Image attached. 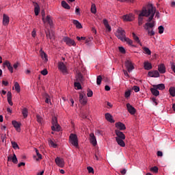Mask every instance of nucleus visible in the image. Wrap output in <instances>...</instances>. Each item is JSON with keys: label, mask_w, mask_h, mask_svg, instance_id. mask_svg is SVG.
Wrapping results in <instances>:
<instances>
[{"label": "nucleus", "mask_w": 175, "mask_h": 175, "mask_svg": "<svg viewBox=\"0 0 175 175\" xmlns=\"http://www.w3.org/2000/svg\"><path fill=\"white\" fill-rule=\"evenodd\" d=\"M79 102L83 106H85V105H87V97L84 96V95L83 94H79Z\"/></svg>", "instance_id": "nucleus-11"}, {"label": "nucleus", "mask_w": 175, "mask_h": 175, "mask_svg": "<svg viewBox=\"0 0 175 175\" xmlns=\"http://www.w3.org/2000/svg\"><path fill=\"white\" fill-rule=\"evenodd\" d=\"M145 29L147 31L148 36H154L155 35L154 30H151L148 27H145Z\"/></svg>", "instance_id": "nucleus-33"}, {"label": "nucleus", "mask_w": 175, "mask_h": 175, "mask_svg": "<svg viewBox=\"0 0 175 175\" xmlns=\"http://www.w3.org/2000/svg\"><path fill=\"white\" fill-rule=\"evenodd\" d=\"M51 129L52 131L59 132V131H60L61 129V126L58 124V123H57L55 124H53V126H51Z\"/></svg>", "instance_id": "nucleus-27"}, {"label": "nucleus", "mask_w": 175, "mask_h": 175, "mask_svg": "<svg viewBox=\"0 0 175 175\" xmlns=\"http://www.w3.org/2000/svg\"><path fill=\"white\" fill-rule=\"evenodd\" d=\"M103 23L106 28L107 32H111V27H110V25H109V21H107V19H103Z\"/></svg>", "instance_id": "nucleus-15"}, {"label": "nucleus", "mask_w": 175, "mask_h": 175, "mask_svg": "<svg viewBox=\"0 0 175 175\" xmlns=\"http://www.w3.org/2000/svg\"><path fill=\"white\" fill-rule=\"evenodd\" d=\"M55 162L59 167H64L65 166V161L61 157H57L55 159Z\"/></svg>", "instance_id": "nucleus-4"}, {"label": "nucleus", "mask_w": 175, "mask_h": 175, "mask_svg": "<svg viewBox=\"0 0 175 175\" xmlns=\"http://www.w3.org/2000/svg\"><path fill=\"white\" fill-rule=\"evenodd\" d=\"M70 140L71 144L74 146V147H79V139L77 138V135L71 133L70 135Z\"/></svg>", "instance_id": "nucleus-3"}, {"label": "nucleus", "mask_w": 175, "mask_h": 175, "mask_svg": "<svg viewBox=\"0 0 175 175\" xmlns=\"http://www.w3.org/2000/svg\"><path fill=\"white\" fill-rule=\"evenodd\" d=\"M101 83H102V76L99 75L97 77V79H96V84L97 85H100Z\"/></svg>", "instance_id": "nucleus-44"}, {"label": "nucleus", "mask_w": 175, "mask_h": 175, "mask_svg": "<svg viewBox=\"0 0 175 175\" xmlns=\"http://www.w3.org/2000/svg\"><path fill=\"white\" fill-rule=\"evenodd\" d=\"M150 172H154V173H157L158 172V167L154 166L150 168Z\"/></svg>", "instance_id": "nucleus-51"}, {"label": "nucleus", "mask_w": 175, "mask_h": 175, "mask_svg": "<svg viewBox=\"0 0 175 175\" xmlns=\"http://www.w3.org/2000/svg\"><path fill=\"white\" fill-rule=\"evenodd\" d=\"M123 42H126V43H128V44H129L130 46H132V44H133V41L128 38H125Z\"/></svg>", "instance_id": "nucleus-42"}, {"label": "nucleus", "mask_w": 175, "mask_h": 175, "mask_svg": "<svg viewBox=\"0 0 175 175\" xmlns=\"http://www.w3.org/2000/svg\"><path fill=\"white\" fill-rule=\"evenodd\" d=\"M150 91L154 96H158L159 95V91H158V89L155 88H150Z\"/></svg>", "instance_id": "nucleus-28"}, {"label": "nucleus", "mask_w": 175, "mask_h": 175, "mask_svg": "<svg viewBox=\"0 0 175 175\" xmlns=\"http://www.w3.org/2000/svg\"><path fill=\"white\" fill-rule=\"evenodd\" d=\"M88 170V172L89 173H94V168H92V167H87Z\"/></svg>", "instance_id": "nucleus-58"}, {"label": "nucleus", "mask_w": 175, "mask_h": 175, "mask_svg": "<svg viewBox=\"0 0 175 175\" xmlns=\"http://www.w3.org/2000/svg\"><path fill=\"white\" fill-rule=\"evenodd\" d=\"M74 85H75V87H76L77 88V90H81V82H79V81H76L74 83Z\"/></svg>", "instance_id": "nucleus-40"}, {"label": "nucleus", "mask_w": 175, "mask_h": 175, "mask_svg": "<svg viewBox=\"0 0 175 175\" xmlns=\"http://www.w3.org/2000/svg\"><path fill=\"white\" fill-rule=\"evenodd\" d=\"M105 91H110V86H109V85H105Z\"/></svg>", "instance_id": "nucleus-64"}, {"label": "nucleus", "mask_w": 175, "mask_h": 175, "mask_svg": "<svg viewBox=\"0 0 175 175\" xmlns=\"http://www.w3.org/2000/svg\"><path fill=\"white\" fill-rule=\"evenodd\" d=\"M159 29V33L161 34L163 33V31H165V28L163 27V26L161 25L158 27Z\"/></svg>", "instance_id": "nucleus-47"}, {"label": "nucleus", "mask_w": 175, "mask_h": 175, "mask_svg": "<svg viewBox=\"0 0 175 175\" xmlns=\"http://www.w3.org/2000/svg\"><path fill=\"white\" fill-rule=\"evenodd\" d=\"M91 12L93 14H96V5L95 4H92Z\"/></svg>", "instance_id": "nucleus-43"}, {"label": "nucleus", "mask_w": 175, "mask_h": 175, "mask_svg": "<svg viewBox=\"0 0 175 175\" xmlns=\"http://www.w3.org/2000/svg\"><path fill=\"white\" fill-rule=\"evenodd\" d=\"M149 77H159V72L158 70H154V71H149L148 73Z\"/></svg>", "instance_id": "nucleus-14"}, {"label": "nucleus", "mask_w": 175, "mask_h": 175, "mask_svg": "<svg viewBox=\"0 0 175 175\" xmlns=\"http://www.w3.org/2000/svg\"><path fill=\"white\" fill-rule=\"evenodd\" d=\"M132 35L135 42H136V43L142 46V42H140V40L139 39V37H137V36H136L135 33H133Z\"/></svg>", "instance_id": "nucleus-35"}, {"label": "nucleus", "mask_w": 175, "mask_h": 175, "mask_svg": "<svg viewBox=\"0 0 175 175\" xmlns=\"http://www.w3.org/2000/svg\"><path fill=\"white\" fill-rule=\"evenodd\" d=\"M90 143L92 144V146L95 147V146H96L97 144V142L96 137H95V135L94 134V133L90 134Z\"/></svg>", "instance_id": "nucleus-10"}, {"label": "nucleus", "mask_w": 175, "mask_h": 175, "mask_svg": "<svg viewBox=\"0 0 175 175\" xmlns=\"http://www.w3.org/2000/svg\"><path fill=\"white\" fill-rule=\"evenodd\" d=\"M2 84L3 85H5V87H8L9 82H8V81H2Z\"/></svg>", "instance_id": "nucleus-59"}, {"label": "nucleus", "mask_w": 175, "mask_h": 175, "mask_svg": "<svg viewBox=\"0 0 175 175\" xmlns=\"http://www.w3.org/2000/svg\"><path fill=\"white\" fill-rule=\"evenodd\" d=\"M11 144H12V147H13V148H14V150H17V148H20L18 147V144H17L16 143V142H11Z\"/></svg>", "instance_id": "nucleus-46"}, {"label": "nucleus", "mask_w": 175, "mask_h": 175, "mask_svg": "<svg viewBox=\"0 0 175 175\" xmlns=\"http://www.w3.org/2000/svg\"><path fill=\"white\" fill-rule=\"evenodd\" d=\"M49 146H51V147H53V148H57V144L54 143L53 140L49 139Z\"/></svg>", "instance_id": "nucleus-41"}, {"label": "nucleus", "mask_w": 175, "mask_h": 175, "mask_svg": "<svg viewBox=\"0 0 175 175\" xmlns=\"http://www.w3.org/2000/svg\"><path fill=\"white\" fill-rule=\"evenodd\" d=\"M55 124H58V120L57 119V117H53L52 118V125H54Z\"/></svg>", "instance_id": "nucleus-50"}, {"label": "nucleus", "mask_w": 175, "mask_h": 175, "mask_svg": "<svg viewBox=\"0 0 175 175\" xmlns=\"http://www.w3.org/2000/svg\"><path fill=\"white\" fill-rule=\"evenodd\" d=\"M8 161H12L13 163H17V162H18L17 160V157L16 156V154H14L13 156H12L11 154L9 155L8 157Z\"/></svg>", "instance_id": "nucleus-17"}, {"label": "nucleus", "mask_w": 175, "mask_h": 175, "mask_svg": "<svg viewBox=\"0 0 175 175\" xmlns=\"http://www.w3.org/2000/svg\"><path fill=\"white\" fill-rule=\"evenodd\" d=\"M116 140L120 147H125V142H124V139L116 138Z\"/></svg>", "instance_id": "nucleus-30"}, {"label": "nucleus", "mask_w": 175, "mask_h": 175, "mask_svg": "<svg viewBox=\"0 0 175 175\" xmlns=\"http://www.w3.org/2000/svg\"><path fill=\"white\" fill-rule=\"evenodd\" d=\"M36 117H37L38 122H39L40 124H42V121L43 120L42 117H40V116H39V115H37Z\"/></svg>", "instance_id": "nucleus-54"}, {"label": "nucleus", "mask_w": 175, "mask_h": 175, "mask_svg": "<svg viewBox=\"0 0 175 175\" xmlns=\"http://www.w3.org/2000/svg\"><path fill=\"white\" fill-rule=\"evenodd\" d=\"M169 92L171 96H175V88L174 87L170 88Z\"/></svg>", "instance_id": "nucleus-39"}, {"label": "nucleus", "mask_w": 175, "mask_h": 175, "mask_svg": "<svg viewBox=\"0 0 175 175\" xmlns=\"http://www.w3.org/2000/svg\"><path fill=\"white\" fill-rule=\"evenodd\" d=\"M119 2H130L131 3H133L134 0H117Z\"/></svg>", "instance_id": "nucleus-57"}, {"label": "nucleus", "mask_w": 175, "mask_h": 175, "mask_svg": "<svg viewBox=\"0 0 175 175\" xmlns=\"http://www.w3.org/2000/svg\"><path fill=\"white\" fill-rule=\"evenodd\" d=\"M73 24L78 29H81V28H83V25H81V23H80V22H79L77 20H74Z\"/></svg>", "instance_id": "nucleus-26"}, {"label": "nucleus", "mask_w": 175, "mask_h": 175, "mask_svg": "<svg viewBox=\"0 0 175 175\" xmlns=\"http://www.w3.org/2000/svg\"><path fill=\"white\" fill-rule=\"evenodd\" d=\"M76 81L83 83L84 81V77L81 72H78L76 77Z\"/></svg>", "instance_id": "nucleus-20"}, {"label": "nucleus", "mask_w": 175, "mask_h": 175, "mask_svg": "<svg viewBox=\"0 0 175 175\" xmlns=\"http://www.w3.org/2000/svg\"><path fill=\"white\" fill-rule=\"evenodd\" d=\"M157 157H163V153L162 152V151L157 152Z\"/></svg>", "instance_id": "nucleus-60"}, {"label": "nucleus", "mask_w": 175, "mask_h": 175, "mask_svg": "<svg viewBox=\"0 0 175 175\" xmlns=\"http://www.w3.org/2000/svg\"><path fill=\"white\" fill-rule=\"evenodd\" d=\"M153 87L156 88V90H165V84L163 83L155 85H153Z\"/></svg>", "instance_id": "nucleus-34"}, {"label": "nucleus", "mask_w": 175, "mask_h": 175, "mask_svg": "<svg viewBox=\"0 0 175 175\" xmlns=\"http://www.w3.org/2000/svg\"><path fill=\"white\" fill-rule=\"evenodd\" d=\"M48 73L49 72L47 71V69H44L41 71V75H42L43 76H46Z\"/></svg>", "instance_id": "nucleus-55"}, {"label": "nucleus", "mask_w": 175, "mask_h": 175, "mask_svg": "<svg viewBox=\"0 0 175 175\" xmlns=\"http://www.w3.org/2000/svg\"><path fill=\"white\" fill-rule=\"evenodd\" d=\"M40 54L41 56V58H42V59H44V61L47 62V54H46V53H44V51H43L42 49H40Z\"/></svg>", "instance_id": "nucleus-29"}, {"label": "nucleus", "mask_w": 175, "mask_h": 175, "mask_svg": "<svg viewBox=\"0 0 175 175\" xmlns=\"http://www.w3.org/2000/svg\"><path fill=\"white\" fill-rule=\"evenodd\" d=\"M22 114H23L24 118H27L28 117V109L23 108L22 109Z\"/></svg>", "instance_id": "nucleus-37"}, {"label": "nucleus", "mask_w": 175, "mask_h": 175, "mask_svg": "<svg viewBox=\"0 0 175 175\" xmlns=\"http://www.w3.org/2000/svg\"><path fill=\"white\" fill-rule=\"evenodd\" d=\"M116 126L118 129H120V131H125L126 129L125 124L121 122L116 123Z\"/></svg>", "instance_id": "nucleus-16"}, {"label": "nucleus", "mask_w": 175, "mask_h": 175, "mask_svg": "<svg viewBox=\"0 0 175 175\" xmlns=\"http://www.w3.org/2000/svg\"><path fill=\"white\" fill-rule=\"evenodd\" d=\"M33 5L34 6V13L36 16H39V12H40V7L39 4L36 2H33Z\"/></svg>", "instance_id": "nucleus-13"}, {"label": "nucleus", "mask_w": 175, "mask_h": 175, "mask_svg": "<svg viewBox=\"0 0 175 175\" xmlns=\"http://www.w3.org/2000/svg\"><path fill=\"white\" fill-rule=\"evenodd\" d=\"M88 98H91L92 96V95H94V92H92V90L88 89V94H87Z\"/></svg>", "instance_id": "nucleus-48"}, {"label": "nucleus", "mask_w": 175, "mask_h": 175, "mask_svg": "<svg viewBox=\"0 0 175 175\" xmlns=\"http://www.w3.org/2000/svg\"><path fill=\"white\" fill-rule=\"evenodd\" d=\"M37 157L38 159H36V161H39V159H42V155L40 154V153H37L36 154Z\"/></svg>", "instance_id": "nucleus-61"}, {"label": "nucleus", "mask_w": 175, "mask_h": 175, "mask_svg": "<svg viewBox=\"0 0 175 175\" xmlns=\"http://www.w3.org/2000/svg\"><path fill=\"white\" fill-rule=\"evenodd\" d=\"M46 36L49 39H54V32L53 31H46Z\"/></svg>", "instance_id": "nucleus-32"}, {"label": "nucleus", "mask_w": 175, "mask_h": 175, "mask_svg": "<svg viewBox=\"0 0 175 175\" xmlns=\"http://www.w3.org/2000/svg\"><path fill=\"white\" fill-rule=\"evenodd\" d=\"M142 49L145 54H147L148 55H151V51L150 50V49L146 46L143 47Z\"/></svg>", "instance_id": "nucleus-38"}, {"label": "nucleus", "mask_w": 175, "mask_h": 175, "mask_svg": "<svg viewBox=\"0 0 175 175\" xmlns=\"http://www.w3.org/2000/svg\"><path fill=\"white\" fill-rule=\"evenodd\" d=\"M12 125L16 129L17 132H20V131H21V129H20V126H21V124L18 123L17 121L13 120Z\"/></svg>", "instance_id": "nucleus-22"}, {"label": "nucleus", "mask_w": 175, "mask_h": 175, "mask_svg": "<svg viewBox=\"0 0 175 175\" xmlns=\"http://www.w3.org/2000/svg\"><path fill=\"white\" fill-rule=\"evenodd\" d=\"M125 66H126L128 72H132L135 69V67L133 66L132 62H131L130 60H126L125 62Z\"/></svg>", "instance_id": "nucleus-5"}, {"label": "nucleus", "mask_w": 175, "mask_h": 175, "mask_svg": "<svg viewBox=\"0 0 175 175\" xmlns=\"http://www.w3.org/2000/svg\"><path fill=\"white\" fill-rule=\"evenodd\" d=\"M64 42H65L68 46H76V42H75V40L70 39V38L65 37L64 38Z\"/></svg>", "instance_id": "nucleus-7"}, {"label": "nucleus", "mask_w": 175, "mask_h": 175, "mask_svg": "<svg viewBox=\"0 0 175 175\" xmlns=\"http://www.w3.org/2000/svg\"><path fill=\"white\" fill-rule=\"evenodd\" d=\"M62 6L64 9H67L68 10H69V9H70V6L69 5V4H68V3H66V1H62Z\"/></svg>", "instance_id": "nucleus-36"}, {"label": "nucleus", "mask_w": 175, "mask_h": 175, "mask_svg": "<svg viewBox=\"0 0 175 175\" xmlns=\"http://www.w3.org/2000/svg\"><path fill=\"white\" fill-rule=\"evenodd\" d=\"M7 99H8V100H12V92H8Z\"/></svg>", "instance_id": "nucleus-53"}, {"label": "nucleus", "mask_w": 175, "mask_h": 175, "mask_svg": "<svg viewBox=\"0 0 175 175\" xmlns=\"http://www.w3.org/2000/svg\"><path fill=\"white\" fill-rule=\"evenodd\" d=\"M157 9L152 6V5H150L148 8H143L141 12L139 14L138 16V25H143V17H148L147 21L148 23H151L154 16H155V13L157 12Z\"/></svg>", "instance_id": "nucleus-1"}, {"label": "nucleus", "mask_w": 175, "mask_h": 175, "mask_svg": "<svg viewBox=\"0 0 175 175\" xmlns=\"http://www.w3.org/2000/svg\"><path fill=\"white\" fill-rule=\"evenodd\" d=\"M125 33V30L122 29V28L121 27H119L115 32V36H116V38H118V39H120V40L124 42V40H125V38H126Z\"/></svg>", "instance_id": "nucleus-2"}, {"label": "nucleus", "mask_w": 175, "mask_h": 175, "mask_svg": "<svg viewBox=\"0 0 175 175\" xmlns=\"http://www.w3.org/2000/svg\"><path fill=\"white\" fill-rule=\"evenodd\" d=\"M154 27H155V22L152 21V23H146L144 26V29H146V28H148L150 29V28L152 29Z\"/></svg>", "instance_id": "nucleus-24"}, {"label": "nucleus", "mask_w": 175, "mask_h": 175, "mask_svg": "<svg viewBox=\"0 0 175 175\" xmlns=\"http://www.w3.org/2000/svg\"><path fill=\"white\" fill-rule=\"evenodd\" d=\"M58 69H59L62 73H66L67 72L66 66L62 62L58 63Z\"/></svg>", "instance_id": "nucleus-8"}, {"label": "nucleus", "mask_w": 175, "mask_h": 175, "mask_svg": "<svg viewBox=\"0 0 175 175\" xmlns=\"http://www.w3.org/2000/svg\"><path fill=\"white\" fill-rule=\"evenodd\" d=\"M158 70L160 73H166V67H165V64H161L158 66Z\"/></svg>", "instance_id": "nucleus-21"}, {"label": "nucleus", "mask_w": 175, "mask_h": 175, "mask_svg": "<svg viewBox=\"0 0 175 175\" xmlns=\"http://www.w3.org/2000/svg\"><path fill=\"white\" fill-rule=\"evenodd\" d=\"M126 108L130 114L133 115L135 113H136V109H135V107H133V106H132L130 103L126 104Z\"/></svg>", "instance_id": "nucleus-9"}, {"label": "nucleus", "mask_w": 175, "mask_h": 175, "mask_svg": "<svg viewBox=\"0 0 175 175\" xmlns=\"http://www.w3.org/2000/svg\"><path fill=\"white\" fill-rule=\"evenodd\" d=\"M105 119L107 120V121H109V122H114V120H113V116L109 113H105Z\"/></svg>", "instance_id": "nucleus-25"}, {"label": "nucleus", "mask_w": 175, "mask_h": 175, "mask_svg": "<svg viewBox=\"0 0 175 175\" xmlns=\"http://www.w3.org/2000/svg\"><path fill=\"white\" fill-rule=\"evenodd\" d=\"M144 68L145 70H151L152 69V65L148 61H146L144 62Z\"/></svg>", "instance_id": "nucleus-19"}, {"label": "nucleus", "mask_w": 175, "mask_h": 175, "mask_svg": "<svg viewBox=\"0 0 175 175\" xmlns=\"http://www.w3.org/2000/svg\"><path fill=\"white\" fill-rule=\"evenodd\" d=\"M9 23H10V18L9 16L6 15L5 14H3V25L4 27H7V25H9Z\"/></svg>", "instance_id": "nucleus-6"}, {"label": "nucleus", "mask_w": 175, "mask_h": 175, "mask_svg": "<svg viewBox=\"0 0 175 175\" xmlns=\"http://www.w3.org/2000/svg\"><path fill=\"white\" fill-rule=\"evenodd\" d=\"M122 18L124 21H133V14H129V15H124Z\"/></svg>", "instance_id": "nucleus-18"}, {"label": "nucleus", "mask_w": 175, "mask_h": 175, "mask_svg": "<svg viewBox=\"0 0 175 175\" xmlns=\"http://www.w3.org/2000/svg\"><path fill=\"white\" fill-rule=\"evenodd\" d=\"M119 51L122 53V54H125V49L122 46L119 47Z\"/></svg>", "instance_id": "nucleus-56"}, {"label": "nucleus", "mask_w": 175, "mask_h": 175, "mask_svg": "<svg viewBox=\"0 0 175 175\" xmlns=\"http://www.w3.org/2000/svg\"><path fill=\"white\" fill-rule=\"evenodd\" d=\"M131 96V90L126 91L124 93V97L128 99Z\"/></svg>", "instance_id": "nucleus-49"}, {"label": "nucleus", "mask_w": 175, "mask_h": 175, "mask_svg": "<svg viewBox=\"0 0 175 175\" xmlns=\"http://www.w3.org/2000/svg\"><path fill=\"white\" fill-rule=\"evenodd\" d=\"M116 139H125V135L124 134V133L120 131V130L116 131Z\"/></svg>", "instance_id": "nucleus-12"}, {"label": "nucleus", "mask_w": 175, "mask_h": 175, "mask_svg": "<svg viewBox=\"0 0 175 175\" xmlns=\"http://www.w3.org/2000/svg\"><path fill=\"white\" fill-rule=\"evenodd\" d=\"M75 13H76V14H78V15L80 14V8H76Z\"/></svg>", "instance_id": "nucleus-62"}, {"label": "nucleus", "mask_w": 175, "mask_h": 175, "mask_svg": "<svg viewBox=\"0 0 175 175\" xmlns=\"http://www.w3.org/2000/svg\"><path fill=\"white\" fill-rule=\"evenodd\" d=\"M133 90L135 91V92H139L140 88L139 86H133Z\"/></svg>", "instance_id": "nucleus-52"}, {"label": "nucleus", "mask_w": 175, "mask_h": 175, "mask_svg": "<svg viewBox=\"0 0 175 175\" xmlns=\"http://www.w3.org/2000/svg\"><path fill=\"white\" fill-rule=\"evenodd\" d=\"M4 66H7L8 70H10V72L11 73H13V66H12V65L10 64V62H9V61H5L3 63Z\"/></svg>", "instance_id": "nucleus-23"}, {"label": "nucleus", "mask_w": 175, "mask_h": 175, "mask_svg": "<svg viewBox=\"0 0 175 175\" xmlns=\"http://www.w3.org/2000/svg\"><path fill=\"white\" fill-rule=\"evenodd\" d=\"M171 69H172V71L174 72V73H175V65H174V64H172Z\"/></svg>", "instance_id": "nucleus-63"}, {"label": "nucleus", "mask_w": 175, "mask_h": 175, "mask_svg": "<svg viewBox=\"0 0 175 175\" xmlns=\"http://www.w3.org/2000/svg\"><path fill=\"white\" fill-rule=\"evenodd\" d=\"M14 88L16 92H20L21 89H20V84H18V82H15Z\"/></svg>", "instance_id": "nucleus-45"}, {"label": "nucleus", "mask_w": 175, "mask_h": 175, "mask_svg": "<svg viewBox=\"0 0 175 175\" xmlns=\"http://www.w3.org/2000/svg\"><path fill=\"white\" fill-rule=\"evenodd\" d=\"M45 23H48L50 27L53 26V20L51 19V16H50V15L46 16Z\"/></svg>", "instance_id": "nucleus-31"}]
</instances>
